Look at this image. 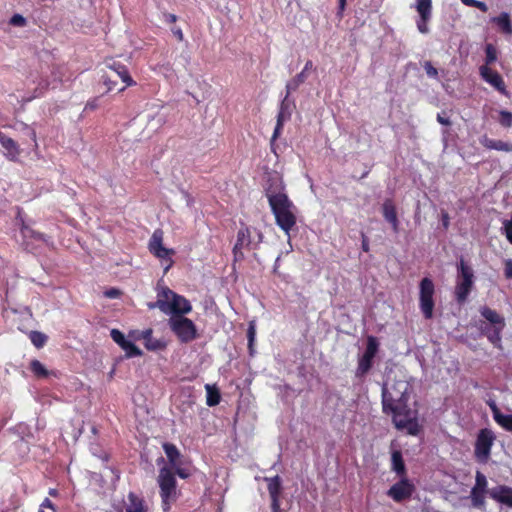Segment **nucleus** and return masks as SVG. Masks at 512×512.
I'll use <instances>...</instances> for the list:
<instances>
[{
    "mask_svg": "<svg viewBox=\"0 0 512 512\" xmlns=\"http://www.w3.org/2000/svg\"><path fill=\"white\" fill-rule=\"evenodd\" d=\"M409 395L404 391H391L387 385L382 386V412L391 415L396 429L407 430L416 436L421 431L418 423V412L408 406Z\"/></svg>",
    "mask_w": 512,
    "mask_h": 512,
    "instance_id": "1",
    "label": "nucleus"
},
{
    "mask_svg": "<svg viewBox=\"0 0 512 512\" xmlns=\"http://www.w3.org/2000/svg\"><path fill=\"white\" fill-rule=\"evenodd\" d=\"M266 197L272 214L275 217L276 225L286 234H289L296 225V207L293 202L283 191V187L280 190L272 189V187L268 188L266 190Z\"/></svg>",
    "mask_w": 512,
    "mask_h": 512,
    "instance_id": "2",
    "label": "nucleus"
},
{
    "mask_svg": "<svg viewBox=\"0 0 512 512\" xmlns=\"http://www.w3.org/2000/svg\"><path fill=\"white\" fill-rule=\"evenodd\" d=\"M150 309L159 308L163 313L170 315H182L192 311L190 301L183 295L176 294L168 288H163L155 302L148 303Z\"/></svg>",
    "mask_w": 512,
    "mask_h": 512,
    "instance_id": "3",
    "label": "nucleus"
},
{
    "mask_svg": "<svg viewBox=\"0 0 512 512\" xmlns=\"http://www.w3.org/2000/svg\"><path fill=\"white\" fill-rule=\"evenodd\" d=\"M157 484L163 512H168L172 503L179 499L180 491L177 490V479L173 468L163 466L158 471Z\"/></svg>",
    "mask_w": 512,
    "mask_h": 512,
    "instance_id": "4",
    "label": "nucleus"
},
{
    "mask_svg": "<svg viewBox=\"0 0 512 512\" xmlns=\"http://www.w3.org/2000/svg\"><path fill=\"white\" fill-rule=\"evenodd\" d=\"M168 327L182 343H190L198 337L195 323L185 316H170L168 319Z\"/></svg>",
    "mask_w": 512,
    "mask_h": 512,
    "instance_id": "5",
    "label": "nucleus"
},
{
    "mask_svg": "<svg viewBox=\"0 0 512 512\" xmlns=\"http://www.w3.org/2000/svg\"><path fill=\"white\" fill-rule=\"evenodd\" d=\"M458 281L455 288V297L458 303H464L474 287V271L464 259H461L458 266Z\"/></svg>",
    "mask_w": 512,
    "mask_h": 512,
    "instance_id": "6",
    "label": "nucleus"
},
{
    "mask_svg": "<svg viewBox=\"0 0 512 512\" xmlns=\"http://www.w3.org/2000/svg\"><path fill=\"white\" fill-rule=\"evenodd\" d=\"M481 315L492 325L491 331H487L488 341L497 348H501V333L505 327L504 318L488 306L480 309Z\"/></svg>",
    "mask_w": 512,
    "mask_h": 512,
    "instance_id": "7",
    "label": "nucleus"
},
{
    "mask_svg": "<svg viewBox=\"0 0 512 512\" xmlns=\"http://www.w3.org/2000/svg\"><path fill=\"white\" fill-rule=\"evenodd\" d=\"M162 241L163 231L160 228H157L153 231L149 239L148 249L156 258L165 261L166 265L164 267V273H166L173 267V260L171 259V256L175 254V250L164 247Z\"/></svg>",
    "mask_w": 512,
    "mask_h": 512,
    "instance_id": "8",
    "label": "nucleus"
},
{
    "mask_svg": "<svg viewBox=\"0 0 512 512\" xmlns=\"http://www.w3.org/2000/svg\"><path fill=\"white\" fill-rule=\"evenodd\" d=\"M379 352V341L374 336H368L366 347L362 356H359L355 376L363 378L372 368L373 359Z\"/></svg>",
    "mask_w": 512,
    "mask_h": 512,
    "instance_id": "9",
    "label": "nucleus"
},
{
    "mask_svg": "<svg viewBox=\"0 0 512 512\" xmlns=\"http://www.w3.org/2000/svg\"><path fill=\"white\" fill-rule=\"evenodd\" d=\"M419 307L425 319H431L434 309V284L430 278H423L419 284Z\"/></svg>",
    "mask_w": 512,
    "mask_h": 512,
    "instance_id": "10",
    "label": "nucleus"
},
{
    "mask_svg": "<svg viewBox=\"0 0 512 512\" xmlns=\"http://www.w3.org/2000/svg\"><path fill=\"white\" fill-rule=\"evenodd\" d=\"M495 434L489 428L479 430L475 442V456L480 462H487L495 440Z\"/></svg>",
    "mask_w": 512,
    "mask_h": 512,
    "instance_id": "11",
    "label": "nucleus"
},
{
    "mask_svg": "<svg viewBox=\"0 0 512 512\" xmlns=\"http://www.w3.org/2000/svg\"><path fill=\"white\" fill-rule=\"evenodd\" d=\"M415 491L414 484L407 478L401 479L395 483L387 494L392 497L396 502H402L412 497Z\"/></svg>",
    "mask_w": 512,
    "mask_h": 512,
    "instance_id": "12",
    "label": "nucleus"
},
{
    "mask_svg": "<svg viewBox=\"0 0 512 512\" xmlns=\"http://www.w3.org/2000/svg\"><path fill=\"white\" fill-rule=\"evenodd\" d=\"M252 244L251 229L248 226H242L238 229L236 242L233 246L232 253L235 260L243 259V249L250 248Z\"/></svg>",
    "mask_w": 512,
    "mask_h": 512,
    "instance_id": "13",
    "label": "nucleus"
},
{
    "mask_svg": "<svg viewBox=\"0 0 512 512\" xmlns=\"http://www.w3.org/2000/svg\"><path fill=\"white\" fill-rule=\"evenodd\" d=\"M288 96L289 95L286 94L285 98L280 103V108H279V111L277 114L276 126L274 129L272 138H271V148L272 149L274 147V142L278 139V137L280 136V134L282 132L284 122L289 120L291 117V110H290V104L288 102Z\"/></svg>",
    "mask_w": 512,
    "mask_h": 512,
    "instance_id": "14",
    "label": "nucleus"
},
{
    "mask_svg": "<svg viewBox=\"0 0 512 512\" xmlns=\"http://www.w3.org/2000/svg\"><path fill=\"white\" fill-rule=\"evenodd\" d=\"M480 75H481L482 79L486 83L492 85L496 91H498L502 94L507 93L504 81L498 72L492 70L487 65H483L480 67Z\"/></svg>",
    "mask_w": 512,
    "mask_h": 512,
    "instance_id": "15",
    "label": "nucleus"
},
{
    "mask_svg": "<svg viewBox=\"0 0 512 512\" xmlns=\"http://www.w3.org/2000/svg\"><path fill=\"white\" fill-rule=\"evenodd\" d=\"M382 217H384V219L391 224V227L395 233L399 232L400 222L393 200L387 199L382 203Z\"/></svg>",
    "mask_w": 512,
    "mask_h": 512,
    "instance_id": "16",
    "label": "nucleus"
},
{
    "mask_svg": "<svg viewBox=\"0 0 512 512\" xmlns=\"http://www.w3.org/2000/svg\"><path fill=\"white\" fill-rule=\"evenodd\" d=\"M489 497L495 501L512 508V488L499 485L489 491Z\"/></svg>",
    "mask_w": 512,
    "mask_h": 512,
    "instance_id": "17",
    "label": "nucleus"
},
{
    "mask_svg": "<svg viewBox=\"0 0 512 512\" xmlns=\"http://www.w3.org/2000/svg\"><path fill=\"white\" fill-rule=\"evenodd\" d=\"M108 67L117 74L123 83H125V87L120 91H124L127 87H133V85H136V82L132 79L127 66L124 64L113 61V63L108 64Z\"/></svg>",
    "mask_w": 512,
    "mask_h": 512,
    "instance_id": "18",
    "label": "nucleus"
},
{
    "mask_svg": "<svg viewBox=\"0 0 512 512\" xmlns=\"http://www.w3.org/2000/svg\"><path fill=\"white\" fill-rule=\"evenodd\" d=\"M313 69V61L308 60L306 61L303 70L298 73L295 77H293L287 84H286V91L287 95L290 94L291 91H296L297 88L302 85L306 78V72Z\"/></svg>",
    "mask_w": 512,
    "mask_h": 512,
    "instance_id": "19",
    "label": "nucleus"
},
{
    "mask_svg": "<svg viewBox=\"0 0 512 512\" xmlns=\"http://www.w3.org/2000/svg\"><path fill=\"white\" fill-rule=\"evenodd\" d=\"M153 331L152 329H146L141 332L140 339L144 341V347L148 351H160L165 348V343L162 340L155 339L152 336Z\"/></svg>",
    "mask_w": 512,
    "mask_h": 512,
    "instance_id": "20",
    "label": "nucleus"
},
{
    "mask_svg": "<svg viewBox=\"0 0 512 512\" xmlns=\"http://www.w3.org/2000/svg\"><path fill=\"white\" fill-rule=\"evenodd\" d=\"M0 144L6 150V157L9 160L14 161V160L18 159V157L20 155L18 145L16 144V142L13 139L6 136L1 131H0Z\"/></svg>",
    "mask_w": 512,
    "mask_h": 512,
    "instance_id": "21",
    "label": "nucleus"
},
{
    "mask_svg": "<svg viewBox=\"0 0 512 512\" xmlns=\"http://www.w3.org/2000/svg\"><path fill=\"white\" fill-rule=\"evenodd\" d=\"M494 421L505 431L512 432V414L504 415L498 407L493 403L490 405Z\"/></svg>",
    "mask_w": 512,
    "mask_h": 512,
    "instance_id": "22",
    "label": "nucleus"
},
{
    "mask_svg": "<svg viewBox=\"0 0 512 512\" xmlns=\"http://www.w3.org/2000/svg\"><path fill=\"white\" fill-rule=\"evenodd\" d=\"M494 421L505 431L512 432V414L504 415L498 407L493 403L490 405Z\"/></svg>",
    "mask_w": 512,
    "mask_h": 512,
    "instance_id": "23",
    "label": "nucleus"
},
{
    "mask_svg": "<svg viewBox=\"0 0 512 512\" xmlns=\"http://www.w3.org/2000/svg\"><path fill=\"white\" fill-rule=\"evenodd\" d=\"M494 421L505 431L512 432V414L504 415L498 407L493 403L490 405Z\"/></svg>",
    "mask_w": 512,
    "mask_h": 512,
    "instance_id": "24",
    "label": "nucleus"
},
{
    "mask_svg": "<svg viewBox=\"0 0 512 512\" xmlns=\"http://www.w3.org/2000/svg\"><path fill=\"white\" fill-rule=\"evenodd\" d=\"M265 481L267 482V489L271 501L280 500L282 493L281 478L278 475H276L271 478H266Z\"/></svg>",
    "mask_w": 512,
    "mask_h": 512,
    "instance_id": "25",
    "label": "nucleus"
},
{
    "mask_svg": "<svg viewBox=\"0 0 512 512\" xmlns=\"http://www.w3.org/2000/svg\"><path fill=\"white\" fill-rule=\"evenodd\" d=\"M129 505L126 507L125 512H147V506L143 498L138 496L135 492L128 494Z\"/></svg>",
    "mask_w": 512,
    "mask_h": 512,
    "instance_id": "26",
    "label": "nucleus"
},
{
    "mask_svg": "<svg viewBox=\"0 0 512 512\" xmlns=\"http://www.w3.org/2000/svg\"><path fill=\"white\" fill-rule=\"evenodd\" d=\"M162 448L167 457L168 463L170 464V467H176L177 459H179L181 456L179 449L173 443L169 442L163 443Z\"/></svg>",
    "mask_w": 512,
    "mask_h": 512,
    "instance_id": "27",
    "label": "nucleus"
},
{
    "mask_svg": "<svg viewBox=\"0 0 512 512\" xmlns=\"http://www.w3.org/2000/svg\"><path fill=\"white\" fill-rule=\"evenodd\" d=\"M493 23L505 34H512V25L510 22V16L507 13H501L500 15L493 18Z\"/></svg>",
    "mask_w": 512,
    "mask_h": 512,
    "instance_id": "28",
    "label": "nucleus"
},
{
    "mask_svg": "<svg viewBox=\"0 0 512 512\" xmlns=\"http://www.w3.org/2000/svg\"><path fill=\"white\" fill-rule=\"evenodd\" d=\"M416 10L421 19L429 21L432 11L431 0H416Z\"/></svg>",
    "mask_w": 512,
    "mask_h": 512,
    "instance_id": "29",
    "label": "nucleus"
},
{
    "mask_svg": "<svg viewBox=\"0 0 512 512\" xmlns=\"http://www.w3.org/2000/svg\"><path fill=\"white\" fill-rule=\"evenodd\" d=\"M392 466L393 470L399 476H404L406 474L405 463L401 451L396 450L392 453Z\"/></svg>",
    "mask_w": 512,
    "mask_h": 512,
    "instance_id": "30",
    "label": "nucleus"
},
{
    "mask_svg": "<svg viewBox=\"0 0 512 512\" xmlns=\"http://www.w3.org/2000/svg\"><path fill=\"white\" fill-rule=\"evenodd\" d=\"M28 338L32 345L38 349L43 348L48 341V336L40 331H30Z\"/></svg>",
    "mask_w": 512,
    "mask_h": 512,
    "instance_id": "31",
    "label": "nucleus"
},
{
    "mask_svg": "<svg viewBox=\"0 0 512 512\" xmlns=\"http://www.w3.org/2000/svg\"><path fill=\"white\" fill-rule=\"evenodd\" d=\"M30 371L35 374L38 378H46L49 375V371L39 360H32L29 363Z\"/></svg>",
    "mask_w": 512,
    "mask_h": 512,
    "instance_id": "32",
    "label": "nucleus"
},
{
    "mask_svg": "<svg viewBox=\"0 0 512 512\" xmlns=\"http://www.w3.org/2000/svg\"><path fill=\"white\" fill-rule=\"evenodd\" d=\"M207 400L206 403L209 407H213L219 404L221 396L216 388L211 387L209 384L206 385Z\"/></svg>",
    "mask_w": 512,
    "mask_h": 512,
    "instance_id": "33",
    "label": "nucleus"
},
{
    "mask_svg": "<svg viewBox=\"0 0 512 512\" xmlns=\"http://www.w3.org/2000/svg\"><path fill=\"white\" fill-rule=\"evenodd\" d=\"M121 348L125 351L126 357L142 356V351L131 341H127Z\"/></svg>",
    "mask_w": 512,
    "mask_h": 512,
    "instance_id": "34",
    "label": "nucleus"
},
{
    "mask_svg": "<svg viewBox=\"0 0 512 512\" xmlns=\"http://www.w3.org/2000/svg\"><path fill=\"white\" fill-rule=\"evenodd\" d=\"M247 336H248V342H249L248 343L249 353L251 356H253L255 353L254 343H255V339H256V325L254 322H250Z\"/></svg>",
    "mask_w": 512,
    "mask_h": 512,
    "instance_id": "35",
    "label": "nucleus"
},
{
    "mask_svg": "<svg viewBox=\"0 0 512 512\" xmlns=\"http://www.w3.org/2000/svg\"><path fill=\"white\" fill-rule=\"evenodd\" d=\"M485 54V65L489 67V65L494 63L497 59V50L492 44L488 43L485 46Z\"/></svg>",
    "mask_w": 512,
    "mask_h": 512,
    "instance_id": "36",
    "label": "nucleus"
},
{
    "mask_svg": "<svg viewBox=\"0 0 512 512\" xmlns=\"http://www.w3.org/2000/svg\"><path fill=\"white\" fill-rule=\"evenodd\" d=\"M20 230L24 236H30L36 240H44L45 239V235L42 232H39V231H36V230L30 228L27 224H22Z\"/></svg>",
    "mask_w": 512,
    "mask_h": 512,
    "instance_id": "37",
    "label": "nucleus"
},
{
    "mask_svg": "<svg viewBox=\"0 0 512 512\" xmlns=\"http://www.w3.org/2000/svg\"><path fill=\"white\" fill-rule=\"evenodd\" d=\"M476 483L475 486L472 488V491H479V492H486L487 488V479L484 474L481 472L476 473Z\"/></svg>",
    "mask_w": 512,
    "mask_h": 512,
    "instance_id": "38",
    "label": "nucleus"
},
{
    "mask_svg": "<svg viewBox=\"0 0 512 512\" xmlns=\"http://www.w3.org/2000/svg\"><path fill=\"white\" fill-rule=\"evenodd\" d=\"M499 124L504 128H510L512 126V113L507 110H501L498 118Z\"/></svg>",
    "mask_w": 512,
    "mask_h": 512,
    "instance_id": "39",
    "label": "nucleus"
},
{
    "mask_svg": "<svg viewBox=\"0 0 512 512\" xmlns=\"http://www.w3.org/2000/svg\"><path fill=\"white\" fill-rule=\"evenodd\" d=\"M485 493L486 492L471 491V499L475 507L482 508L485 506Z\"/></svg>",
    "mask_w": 512,
    "mask_h": 512,
    "instance_id": "40",
    "label": "nucleus"
},
{
    "mask_svg": "<svg viewBox=\"0 0 512 512\" xmlns=\"http://www.w3.org/2000/svg\"><path fill=\"white\" fill-rule=\"evenodd\" d=\"M111 337L115 343H117L120 347H122L128 341L125 338V335L118 329H113L111 331Z\"/></svg>",
    "mask_w": 512,
    "mask_h": 512,
    "instance_id": "41",
    "label": "nucleus"
},
{
    "mask_svg": "<svg viewBox=\"0 0 512 512\" xmlns=\"http://www.w3.org/2000/svg\"><path fill=\"white\" fill-rule=\"evenodd\" d=\"M424 70L429 78L436 79L438 77V71L435 67H433L431 62H425Z\"/></svg>",
    "mask_w": 512,
    "mask_h": 512,
    "instance_id": "42",
    "label": "nucleus"
},
{
    "mask_svg": "<svg viewBox=\"0 0 512 512\" xmlns=\"http://www.w3.org/2000/svg\"><path fill=\"white\" fill-rule=\"evenodd\" d=\"M493 150L503 151V152H511L512 151V145L508 144V143H505L503 141H500V140H496V142L494 144V149Z\"/></svg>",
    "mask_w": 512,
    "mask_h": 512,
    "instance_id": "43",
    "label": "nucleus"
},
{
    "mask_svg": "<svg viewBox=\"0 0 512 512\" xmlns=\"http://www.w3.org/2000/svg\"><path fill=\"white\" fill-rule=\"evenodd\" d=\"M172 468V470H174V477L177 475L178 477H180L181 479H188L190 477V472L185 469V468H182V467H170Z\"/></svg>",
    "mask_w": 512,
    "mask_h": 512,
    "instance_id": "44",
    "label": "nucleus"
},
{
    "mask_svg": "<svg viewBox=\"0 0 512 512\" xmlns=\"http://www.w3.org/2000/svg\"><path fill=\"white\" fill-rule=\"evenodd\" d=\"M9 23L13 26H24L26 24V20L23 16L15 14L11 16Z\"/></svg>",
    "mask_w": 512,
    "mask_h": 512,
    "instance_id": "45",
    "label": "nucleus"
},
{
    "mask_svg": "<svg viewBox=\"0 0 512 512\" xmlns=\"http://www.w3.org/2000/svg\"><path fill=\"white\" fill-rule=\"evenodd\" d=\"M121 295H122V292L120 291L119 288H109L108 290H106L104 292V296L106 298H111V299L119 298Z\"/></svg>",
    "mask_w": 512,
    "mask_h": 512,
    "instance_id": "46",
    "label": "nucleus"
},
{
    "mask_svg": "<svg viewBox=\"0 0 512 512\" xmlns=\"http://www.w3.org/2000/svg\"><path fill=\"white\" fill-rule=\"evenodd\" d=\"M102 82H104L106 86V91H113L117 85V83L107 75L102 76Z\"/></svg>",
    "mask_w": 512,
    "mask_h": 512,
    "instance_id": "47",
    "label": "nucleus"
},
{
    "mask_svg": "<svg viewBox=\"0 0 512 512\" xmlns=\"http://www.w3.org/2000/svg\"><path fill=\"white\" fill-rule=\"evenodd\" d=\"M504 276L506 279H512V259H507L504 262Z\"/></svg>",
    "mask_w": 512,
    "mask_h": 512,
    "instance_id": "48",
    "label": "nucleus"
},
{
    "mask_svg": "<svg viewBox=\"0 0 512 512\" xmlns=\"http://www.w3.org/2000/svg\"><path fill=\"white\" fill-rule=\"evenodd\" d=\"M504 231L506 238L512 244V220H506L504 222Z\"/></svg>",
    "mask_w": 512,
    "mask_h": 512,
    "instance_id": "49",
    "label": "nucleus"
},
{
    "mask_svg": "<svg viewBox=\"0 0 512 512\" xmlns=\"http://www.w3.org/2000/svg\"><path fill=\"white\" fill-rule=\"evenodd\" d=\"M98 107V97L89 99L85 104V110H95Z\"/></svg>",
    "mask_w": 512,
    "mask_h": 512,
    "instance_id": "50",
    "label": "nucleus"
},
{
    "mask_svg": "<svg viewBox=\"0 0 512 512\" xmlns=\"http://www.w3.org/2000/svg\"><path fill=\"white\" fill-rule=\"evenodd\" d=\"M40 508H42V509L49 508L53 512H57L56 506H55V504L52 502V500L50 498L44 499L43 502L40 505Z\"/></svg>",
    "mask_w": 512,
    "mask_h": 512,
    "instance_id": "51",
    "label": "nucleus"
},
{
    "mask_svg": "<svg viewBox=\"0 0 512 512\" xmlns=\"http://www.w3.org/2000/svg\"><path fill=\"white\" fill-rule=\"evenodd\" d=\"M48 87H49V83L48 82L40 84V87L36 88V90H34V97L42 96L45 93V91L48 89Z\"/></svg>",
    "mask_w": 512,
    "mask_h": 512,
    "instance_id": "52",
    "label": "nucleus"
},
{
    "mask_svg": "<svg viewBox=\"0 0 512 512\" xmlns=\"http://www.w3.org/2000/svg\"><path fill=\"white\" fill-rule=\"evenodd\" d=\"M346 5H347V0H338L337 16L340 19H342L343 15H344V11L346 9Z\"/></svg>",
    "mask_w": 512,
    "mask_h": 512,
    "instance_id": "53",
    "label": "nucleus"
},
{
    "mask_svg": "<svg viewBox=\"0 0 512 512\" xmlns=\"http://www.w3.org/2000/svg\"><path fill=\"white\" fill-rule=\"evenodd\" d=\"M429 20H424L423 18H420L417 22V27H418V30L421 32V33H427L428 32V26H427V22Z\"/></svg>",
    "mask_w": 512,
    "mask_h": 512,
    "instance_id": "54",
    "label": "nucleus"
},
{
    "mask_svg": "<svg viewBox=\"0 0 512 512\" xmlns=\"http://www.w3.org/2000/svg\"><path fill=\"white\" fill-rule=\"evenodd\" d=\"M441 223L444 229L449 228V214L445 211L441 212Z\"/></svg>",
    "mask_w": 512,
    "mask_h": 512,
    "instance_id": "55",
    "label": "nucleus"
},
{
    "mask_svg": "<svg viewBox=\"0 0 512 512\" xmlns=\"http://www.w3.org/2000/svg\"><path fill=\"white\" fill-rule=\"evenodd\" d=\"M473 8L479 9L481 12L486 13L488 11V7L484 2L475 0Z\"/></svg>",
    "mask_w": 512,
    "mask_h": 512,
    "instance_id": "56",
    "label": "nucleus"
},
{
    "mask_svg": "<svg viewBox=\"0 0 512 512\" xmlns=\"http://www.w3.org/2000/svg\"><path fill=\"white\" fill-rule=\"evenodd\" d=\"M480 330L484 336H487V331H491L492 325L489 323H486L484 321L480 322Z\"/></svg>",
    "mask_w": 512,
    "mask_h": 512,
    "instance_id": "57",
    "label": "nucleus"
},
{
    "mask_svg": "<svg viewBox=\"0 0 512 512\" xmlns=\"http://www.w3.org/2000/svg\"><path fill=\"white\" fill-rule=\"evenodd\" d=\"M362 241H361V248L364 252L369 251V241L367 236L362 232L361 233Z\"/></svg>",
    "mask_w": 512,
    "mask_h": 512,
    "instance_id": "58",
    "label": "nucleus"
},
{
    "mask_svg": "<svg viewBox=\"0 0 512 512\" xmlns=\"http://www.w3.org/2000/svg\"><path fill=\"white\" fill-rule=\"evenodd\" d=\"M270 506H271V512H284L281 509V501L280 500L271 501Z\"/></svg>",
    "mask_w": 512,
    "mask_h": 512,
    "instance_id": "59",
    "label": "nucleus"
},
{
    "mask_svg": "<svg viewBox=\"0 0 512 512\" xmlns=\"http://www.w3.org/2000/svg\"><path fill=\"white\" fill-rule=\"evenodd\" d=\"M437 122L440 123L441 125H444V126H450L451 125V121L449 120V118H445L443 117L441 114H437Z\"/></svg>",
    "mask_w": 512,
    "mask_h": 512,
    "instance_id": "60",
    "label": "nucleus"
},
{
    "mask_svg": "<svg viewBox=\"0 0 512 512\" xmlns=\"http://www.w3.org/2000/svg\"><path fill=\"white\" fill-rule=\"evenodd\" d=\"M495 142L496 140H492L485 137L484 140L482 141V144L484 145V147L493 150Z\"/></svg>",
    "mask_w": 512,
    "mask_h": 512,
    "instance_id": "61",
    "label": "nucleus"
},
{
    "mask_svg": "<svg viewBox=\"0 0 512 512\" xmlns=\"http://www.w3.org/2000/svg\"><path fill=\"white\" fill-rule=\"evenodd\" d=\"M172 33L176 38H178L180 41L184 39V33L180 27L172 29Z\"/></svg>",
    "mask_w": 512,
    "mask_h": 512,
    "instance_id": "62",
    "label": "nucleus"
},
{
    "mask_svg": "<svg viewBox=\"0 0 512 512\" xmlns=\"http://www.w3.org/2000/svg\"><path fill=\"white\" fill-rule=\"evenodd\" d=\"M164 19L166 23H175L177 21V16L174 14H165Z\"/></svg>",
    "mask_w": 512,
    "mask_h": 512,
    "instance_id": "63",
    "label": "nucleus"
},
{
    "mask_svg": "<svg viewBox=\"0 0 512 512\" xmlns=\"http://www.w3.org/2000/svg\"><path fill=\"white\" fill-rule=\"evenodd\" d=\"M49 495L51 497H57L59 495V492L56 489H50L49 490Z\"/></svg>",
    "mask_w": 512,
    "mask_h": 512,
    "instance_id": "64",
    "label": "nucleus"
}]
</instances>
